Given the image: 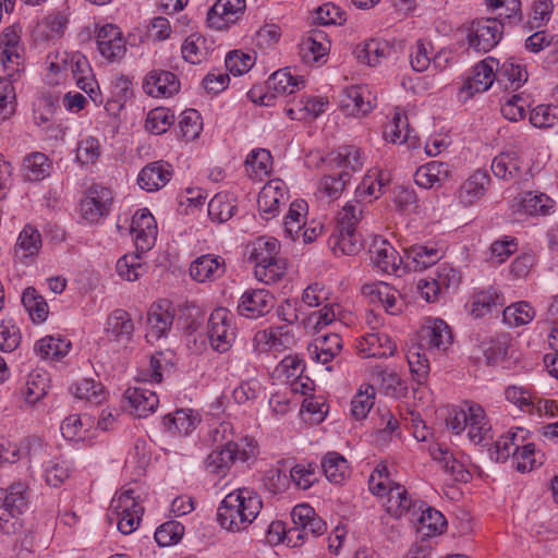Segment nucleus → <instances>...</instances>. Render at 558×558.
I'll use <instances>...</instances> for the list:
<instances>
[{"mask_svg": "<svg viewBox=\"0 0 558 558\" xmlns=\"http://www.w3.org/2000/svg\"><path fill=\"white\" fill-rule=\"evenodd\" d=\"M490 168L499 179L515 180L521 177L522 161L515 153H504L494 158Z\"/></svg>", "mask_w": 558, "mask_h": 558, "instance_id": "obj_38", "label": "nucleus"}, {"mask_svg": "<svg viewBox=\"0 0 558 558\" xmlns=\"http://www.w3.org/2000/svg\"><path fill=\"white\" fill-rule=\"evenodd\" d=\"M322 470L327 480L335 484H341L349 474L348 461L336 451L327 452L322 460Z\"/></svg>", "mask_w": 558, "mask_h": 558, "instance_id": "obj_42", "label": "nucleus"}, {"mask_svg": "<svg viewBox=\"0 0 558 558\" xmlns=\"http://www.w3.org/2000/svg\"><path fill=\"white\" fill-rule=\"evenodd\" d=\"M174 122V114L168 109L158 107L151 109L145 122V128L153 134H163Z\"/></svg>", "mask_w": 558, "mask_h": 558, "instance_id": "obj_48", "label": "nucleus"}, {"mask_svg": "<svg viewBox=\"0 0 558 558\" xmlns=\"http://www.w3.org/2000/svg\"><path fill=\"white\" fill-rule=\"evenodd\" d=\"M286 184L281 180H271L264 185L258 194L257 205L262 217L266 220L279 213L281 204L287 202Z\"/></svg>", "mask_w": 558, "mask_h": 558, "instance_id": "obj_15", "label": "nucleus"}, {"mask_svg": "<svg viewBox=\"0 0 558 558\" xmlns=\"http://www.w3.org/2000/svg\"><path fill=\"white\" fill-rule=\"evenodd\" d=\"M22 303L35 323H43L47 319L49 308L44 296L39 295L35 288L28 287L22 294Z\"/></svg>", "mask_w": 558, "mask_h": 558, "instance_id": "obj_44", "label": "nucleus"}, {"mask_svg": "<svg viewBox=\"0 0 558 558\" xmlns=\"http://www.w3.org/2000/svg\"><path fill=\"white\" fill-rule=\"evenodd\" d=\"M207 336L210 347L219 352L229 351L235 340V327L228 310L216 308L209 316L207 323Z\"/></svg>", "mask_w": 558, "mask_h": 558, "instance_id": "obj_6", "label": "nucleus"}, {"mask_svg": "<svg viewBox=\"0 0 558 558\" xmlns=\"http://www.w3.org/2000/svg\"><path fill=\"white\" fill-rule=\"evenodd\" d=\"M248 250V259L260 265L279 258L280 244L275 238L260 236L251 243Z\"/></svg>", "mask_w": 558, "mask_h": 558, "instance_id": "obj_39", "label": "nucleus"}, {"mask_svg": "<svg viewBox=\"0 0 558 558\" xmlns=\"http://www.w3.org/2000/svg\"><path fill=\"white\" fill-rule=\"evenodd\" d=\"M143 88L149 96L169 97L179 92L180 82L169 71H155L146 76Z\"/></svg>", "mask_w": 558, "mask_h": 558, "instance_id": "obj_21", "label": "nucleus"}, {"mask_svg": "<svg viewBox=\"0 0 558 558\" xmlns=\"http://www.w3.org/2000/svg\"><path fill=\"white\" fill-rule=\"evenodd\" d=\"M110 191L101 187L93 189L81 203V213L84 219L89 222H96L101 217L108 215L110 206Z\"/></svg>", "mask_w": 558, "mask_h": 558, "instance_id": "obj_23", "label": "nucleus"}, {"mask_svg": "<svg viewBox=\"0 0 558 558\" xmlns=\"http://www.w3.org/2000/svg\"><path fill=\"white\" fill-rule=\"evenodd\" d=\"M326 161L331 169L348 170L350 178L351 173L362 170L364 156L360 148L353 145H345L331 151L327 156Z\"/></svg>", "mask_w": 558, "mask_h": 558, "instance_id": "obj_22", "label": "nucleus"}, {"mask_svg": "<svg viewBox=\"0 0 558 558\" xmlns=\"http://www.w3.org/2000/svg\"><path fill=\"white\" fill-rule=\"evenodd\" d=\"M450 174L448 163L440 161H430L421 166L414 173V181L424 189H432L445 183Z\"/></svg>", "mask_w": 558, "mask_h": 558, "instance_id": "obj_31", "label": "nucleus"}, {"mask_svg": "<svg viewBox=\"0 0 558 558\" xmlns=\"http://www.w3.org/2000/svg\"><path fill=\"white\" fill-rule=\"evenodd\" d=\"M405 266L414 271H422L435 265L441 258V252L436 245L415 244L404 250Z\"/></svg>", "mask_w": 558, "mask_h": 558, "instance_id": "obj_26", "label": "nucleus"}, {"mask_svg": "<svg viewBox=\"0 0 558 558\" xmlns=\"http://www.w3.org/2000/svg\"><path fill=\"white\" fill-rule=\"evenodd\" d=\"M124 398L134 409L135 415L138 417H143L155 412L159 403L157 395L143 387L128 388L124 392Z\"/></svg>", "mask_w": 558, "mask_h": 558, "instance_id": "obj_32", "label": "nucleus"}, {"mask_svg": "<svg viewBox=\"0 0 558 558\" xmlns=\"http://www.w3.org/2000/svg\"><path fill=\"white\" fill-rule=\"evenodd\" d=\"M368 252L373 267L384 274H397L403 264L398 251L383 238L374 239Z\"/></svg>", "mask_w": 558, "mask_h": 558, "instance_id": "obj_12", "label": "nucleus"}, {"mask_svg": "<svg viewBox=\"0 0 558 558\" xmlns=\"http://www.w3.org/2000/svg\"><path fill=\"white\" fill-rule=\"evenodd\" d=\"M291 520L292 525L288 530H283L280 522H272L269 532L276 529L279 534V529H281L283 541L292 547H299L311 537L316 538L325 534L327 530L326 522L307 504L296 505L291 511Z\"/></svg>", "mask_w": 558, "mask_h": 558, "instance_id": "obj_2", "label": "nucleus"}, {"mask_svg": "<svg viewBox=\"0 0 558 558\" xmlns=\"http://www.w3.org/2000/svg\"><path fill=\"white\" fill-rule=\"evenodd\" d=\"M341 107L352 116H365L373 109L371 93L364 86H350L344 90Z\"/></svg>", "mask_w": 558, "mask_h": 558, "instance_id": "obj_28", "label": "nucleus"}, {"mask_svg": "<svg viewBox=\"0 0 558 558\" xmlns=\"http://www.w3.org/2000/svg\"><path fill=\"white\" fill-rule=\"evenodd\" d=\"M421 349L445 351L452 342L448 324L439 318L428 319L418 333Z\"/></svg>", "mask_w": 558, "mask_h": 558, "instance_id": "obj_13", "label": "nucleus"}, {"mask_svg": "<svg viewBox=\"0 0 558 558\" xmlns=\"http://www.w3.org/2000/svg\"><path fill=\"white\" fill-rule=\"evenodd\" d=\"M422 350L417 344L416 348L410 349L407 355L412 376L418 385L424 384L429 374V362Z\"/></svg>", "mask_w": 558, "mask_h": 558, "instance_id": "obj_50", "label": "nucleus"}, {"mask_svg": "<svg viewBox=\"0 0 558 558\" xmlns=\"http://www.w3.org/2000/svg\"><path fill=\"white\" fill-rule=\"evenodd\" d=\"M385 496H387L386 510L390 515L395 518L408 517L412 522L417 514L421 501H413L405 487L400 484L390 485Z\"/></svg>", "mask_w": 558, "mask_h": 558, "instance_id": "obj_16", "label": "nucleus"}, {"mask_svg": "<svg viewBox=\"0 0 558 558\" xmlns=\"http://www.w3.org/2000/svg\"><path fill=\"white\" fill-rule=\"evenodd\" d=\"M412 523L416 531L426 537L441 534L447 526L444 514L424 502H420L417 514L413 518Z\"/></svg>", "mask_w": 558, "mask_h": 558, "instance_id": "obj_20", "label": "nucleus"}, {"mask_svg": "<svg viewBox=\"0 0 558 558\" xmlns=\"http://www.w3.org/2000/svg\"><path fill=\"white\" fill-rule=\"evenodd\" d=\"M329 50V41L322 32H313L300 45V54L305 62H318Z\"/></svg>", "mask_w": 558, "mask_h": 558, "instance_id": "obj_41", "label": "nucleus"}, {"mask_svg": "<svg viewBox=\"0 0 558 558\" xmlns=\"http://www.w3.org/2000/svg\"><path fill=\"white\" fill-rule=\"evenodd\" d=\"M362 213L363 205L359 202L348 203L339 213L337 227L328 239V245L335 255L351 256L362 250L363 243L355 230Z\"/></svg>", "mask_w": 558, "mask_h": 558, "instance_id": "obj_3", "label": "nucleus"}, {"mask_svg": "<svg viewBox=\"0 0 558 558\" xmlns=\"http://www.w3.org/2000/svg\"><path fill=\"white\" fill-rule=\"evenodd\" d=\"M411 132L407 116L396 112L392 120L385 125L384 137L390 143L408 144L411 147L415 145V135Z\"/></svg>", "mask_w": 558, "mask_h": 558, "instance_id": "obj_36", "label": "nucleus"}, {"mask_svg": "<svg viewBox=\"0 0 558 558\" xmlns=\"http://www.w3.org/2000/svg\"><path fill=\"white\" fill-rule=\"evenodd\" d=\"M245 0H217L207 14L210 27L223 29L235 23L244 13Z\"/></svg>", "mask_w": 558, "mask_h": 558, "instance_id": "obj_14", "label": "nucleus"}, {"mask_svg": "<svg viewBox=\"0 0 558 558\" xmlns=\"http://www.w3.org/2000/svg\"><path fill=\"white\" fill-rule=\"evenodd\" d=\"M71 344L60 338L47 336L35 344L36 353L45 360H60L69 352Z\"/></svg>", "mask_w": 558, "mask_h": 558, "instance_id": "obj_45", "label": "nucleus"}, {"mask_svg": "<svg viewBox=\"0 0 558 558\" xmlns=\"http://www.w3.org/2000/svg\"><path fill=\"white\" fill-rule=\"evenodd\" d=\"M357 349L365 353L366 357L386 359L393 355L397 344L388 335L376 332L363 336Z\"/></svg>", "mask_w": 558, "mask_h": 558, "instance_id": "obj_25", "label": "nucleus"}, {"mask_svg": "<svg viewBox=\"0 0 558 558\" xmlns=\"http://www.w3.org/2000/svg\"><path fill=\"white\" fill-rule=\"evenodd\" d=\"M504 306V299L494 288L476 292L472 298L471 314L482 318L486 314L499 312Z\"/></svg>", "mask_w": 558, "mask_h": 558, "instance_id": "obj_33", "label": "nucleus"}, {"mask_svg": "<svg viewBox=\"0 0 558 558\" xmlns=\"http://www.w3.org/2000/svg\"><path fill=\"white\" fill-rule=\"evenodd\" d=\"M282 327L259 330L254 336V345L258 351L280 350L283 345Z\"/></svg>", "mask_w": 558, "mask_h": 558, "instance_id": "obj_58", "label": "nucleus"}, {"mask_svg": "<svg viewBox=\"0 0 558 558\" xmlns=\"http://www.w3.org/2000/svg\"><path fill=\"white\" fill-rule=\"evenodd\" d=\"M172 166L163 160L146 165L138 173L137 183L147 192H156L163 187L172 177Z\"/></svg>", "mask_w": 558, "mask_h": 558, "instance_id": "obj_18", "label": "nucleus"}, {"mask_svg": "<svg viewBox=\"0 0 558 558\" xmlns=\"http://www.w3.org/2000/svg\"><path fill=\"white\" fill-rule=\"evenodd\" d=\"M504 322L510 327L529 324L535 317V310L524 301L511 304L502 311Z\"/></svg>", "mask_w": 558, "mask_h": 558, "instance_id": "obj_47", "label": "nucleus"}, {"mask_svg": "<svg viewBox=\"0 0 558 558\" xmlns=\"http://www.w3.org/2000/svg\"><path fill=\"white\" fill-rule=\"evenodd\" d=\"M350 181L349 171L342 170L337 175H325L319 181V191L328 197L337 199Z\"/></svg>", "mask_w": 558, "mask_h": 558, "instance_id": "obj_61", "label": "nucleus"}, {"mask_svg": "<svg viewBox=\"0 0 558 558\" xmlns=\"http://www.w3.org/2000/svg\"><path fill=\"white\" fill-rule=\"evenodd\" d=\"M275 306L274 295L266 289H250L240 298L236 312L240 316L257 319L267 315Z\"/></svg>", "mask_w": 558, "mask_h": 558, "instance_id": "obj_9", "label": "nucleus"}, {"mask_svg": "<svg viewBox=\"0 0 558 558\" xmlns=\"http://www.w3.org/2000/svg\"><path fill=\"white\" fill-rule=\"evenodd\" d=\"M519 447L517 434L508 433L495 441L494 447L489 449V457L496 462H505L510 457H514Z\"/></svg>", "mask_w": 558, "mask_h": 558, "instance_id": "obj_53", "label": "nucleus"}, {"mask_svg": "<svg viewBox=\"0 0 558 558\" xmlns=\"http://www.w3.org/2000/svg\"><path fill=\"white\" fill-rule=\"evenodd\" d=\"M41 247V235L37 229L27 225L20 232L14 252L15 256L26 258L36 255Z\"/></svg>", "mask_w": 558, "mask_h": 558, "instance_id": "obj_43", "label": "nucleus"}, {"mask_svg": "<svg viewBox=\"0 0 558 558\" xmlns=\"http://www.w3.org/2000/svg\"><path fill=\"white\" fill-rule=\"evenodd\" d=\"M144 270L145 266L141 263L138 254H126L117 262L118 275L128 281L137 280Z\"/></svg>", "mask_w": 558, "mask_h": 558, "instance_id": "obj_57", "label": "nucleus"}, {"mask_svg": "<svg viewBox=\"0 0 558 558\" xmlns=\"http://www.w3.org/2000/svg\"><path fill=\"white\" fill-rule=\"evenodd\" d=\"M257 280L271 284L281 279L284 274V263L282 259L277 258L260 265H255L254 270Z\"/></svg>", "mask_w": 558, "mask_h": 558, "instance_id": "obj_64", "label": "nucleus"}, {"mask_svg": "<svg viewBox=\"0 0 558 558\" xmlns=\"http://www.w3.org/2000/svg\"><path fill=\"white\" fill-rule=\"evenodd\" d=\"M497 81H507L506 88L518 89L527 81V71L523 64L510 58L500 68L497 66Z\"/></svg>", "mask_w": 558, "mask_h": 558, "instance_id": "obj_40", "label": "nucleus"}, {"mask_svg": "<svg viewBox=\"0 0 558 558\" xmlns=\"http://www.w3.org/2000/svg\"><path fill=\"white\" fill-rule=\"evenodd\" d=\"M21 26L13 24L5 27L0 36L1 62L5 69H9V64L19 65L21 63Z\"/></svg>", "mask_w": 558, "mask_h": 558, "instance_id": "obj_24", "label": "nucleus"}, {"mask_svg": "<svg viewBox=\"0 0 558 558\" xmlns=\"http://www.w3.org/2000/svg\"><path fill=\"white\" fill-rule=\"evenodd\" d=\"M255 453L256 447L251 442H246L245 447L213 449L207 457L206 466L211 473L226 474L236 460L245 462Z\"/></svg>", "mask_w": 558, "mask_h": 558, "instance_id": "obj_8", "label": "nucleus"}, {"mask_svg": "<svg viewBox=\"0 0 558 558\" xmlns=\"http://www.w3.org/2000/svg\"><path fill=\"white\" fill-rule=\"evenodd\" d=\"M74 396L92 404H100L106 399L104 386L87 378L82 379L75 385Z\"/></svg>", "mask_w": 558, "mask_h": 558, "instance_id": "obj_49", "label": "nucleus"}, {"mask_svg": "<svg viewBox=\"0 0 558 558\" xmlns=\"http://www.w3.org/2000/svg\"><path fill=\"white\" fill-rule=\"evenodd\" d=\"M267 86L276 95L292 94L304 86V81L291 75L287 69L278 70L267 81Z\"/></svg>", "mask_w": 558, "mask_h": 558, "instance_id": "obj_46", "label": "nucleus"}, {"mask_svg": "<svg viewBox=\"0 0 558 558\" xmlns=\"http://www.w3.org/2000/svg\"><path fill=\"white\" fill-rule=\"evenodd\" d=\"M341 350L342 340L337 333H330L322 339H317L308 349L312 357L322 364H328Z\"/></svg>", "mask_w": 558, "mask_h": 558, "instance_id": "obj_37", "label": "nucleus"}, {"mask_svg": "<svg viewBox=\"0 0 558 558\" xmlns=\"http://www.w3.org/2000/svg\"><path fill=\"white\" fill-rule=\"evenodd\" d=\"M489 182V175L485 171L474 172L460 187V203L465 207L477 203L485 195Z\"/></svg>", "mask_w": 558, "mask_h": 558, "instance_id": "obj_29", "label": "nucleus"}, {"mask_svg": "<svg viewBox=\"0 0 558 558\" xmlns=\"http://www.w3.org/2000/svg\"><path fill=\"white\" fill-rule=\"evenodd\" d=\"M498 60L495 58H487L474 68L473 75L463 84L460 89V96L466 100L476 93L487 90L497 80Z\"/></svg>", "mask_w": 558, "mask_h": 558, "instance_id": "obj_11", "label": "nucleus"}, {"mask_svg": "<svg viewBox=\"0 0 558 558\" xmlns=\"http://www.w3.org/2000/svg\"><path fill=\"white\" fill-rule=\"evenodd\" d=\"M225 272V263L219 256L202 255L196 258L190 267L191 277L198 281L205 282L219 278Z\"/></svg>", "mask_w": 558, "mask_h": 558, "instance_id": "obj_30", "label": "nucleus"}, {"mask_svg": "<svg viewBox=\"0 0 558 558\" xmlns=\"http://www.w3.org/2000/svg\"><path fill=\"white\" fill-rule=\"evenodd\" d=\"M163 425L169 432L178 434H189L195 428V418L190 410L180 409L172 414L163 417Z\"/></svg>", "mask_w": 558, "mask_h": 558, "instance_id": "obj_51", "label": "nucleus"}, {"mask_svg": "<svg viewBox=\"0 0 558 558\" xmlns=\"http://www.w3.org/2000/svg\"><path fill=\"white\" fill-rule=\"evenodd\" d=\"M182 57L192 64H198L206 57V39L199 34L190 35L181 48Z\"/></svg>", "mask_w": 558, "mask_h": 558, "instance_id": "obj_52", "label": "nucleus"}, {"mask_svg": "<svg viewBox=\"0 0 558 558\" xmlns=\"http://www.w3.org/2000/svg\"><path fill=\"white\" fill-rule=\"evenodd\" d=\"M502 33L504 24L497 17L474 20L468 27V45L477 52H488L500 41Z\"/></svg>", "mask_w": 558, "mask_h": 558, "instance_id": "obj_5", "label": "nucleus"}, {"mask_svg": "<svg viewBox=\"0 0 558 558\" xmlns=\"http://www.w3.org/2000/svg\"><path fill=\"white\" fill-rule=\"evenodd\" d=\"M184 525L178 521H167L157 527L155 541L161 547L174 545L181 541L184 535Z\"/></svg>", "mask_w": 558, "mask_h": 558, "instance_id": "obj_56", "label": "nucleus"}, {"mask_svg": "<svg viewBox=\"0 0 558 558\" xmlns=\"http://www.w3.org/2000/svg\"><path fill=\"white\" fill-rule=\"evenodd\" d=\"M131 82L128 78L121 77L116 83V94L114 97L108 99L105 109L110 116H118L119 112L123 109L124 102L126 98L132 95V86Z\"/></svg>", "mask_w": 558, "mask_h": 558, "instance_id": "obj_63", "label": "nucleus"}, {"mask_svg": "<svg viewBox=\"0 0 558 558\" xmlns=\"http://www.w3.org/2000/svg\"><path fill=\"white\" fill-rule=\"evenodd\" d=\"M50 378L45 371H34L27 376L25 387L22 389L24 401L31 405L39 402L48 392Z\"/></svg>", "mask_w": 558, "mask_h": 558, "instance_id": "obj_35", "label": "nucleus"}, {"mask_svg": "<svg viewBox=\"0 0 558 558\" xmlns=\"http://www.w3.org/2000/svg\"><path fill=\"white\" fill-rule=\"evenodd\" d=\"M133 332L134 324L126 311L119 308L109 315L106 335L110 342H114L119 347H126L132 339Z\"/></svg>", "mask_w": 558, "mask_h": 558, "instance_id": "obj_19", "label": "nucleus"}, {"mask_svg": "<svg viewBox=\"0 0 558 558\" xmlns=\"http://www.w3.org/2000/svg\"><path fill=\"white\" fill-rule=\"evenodd\" d=\"M555 202L547 195L534 192H526L522 198L524 211L530 215H547Z\"/></svg>", "mask_w": 558, "mask_h": 558, "instance_id": "obj_60", "label": "nucleus"}, {"mask_svg": "<svg viewBox=\"0 0 558 558\" xmlns=\"http://www.w3.org/2000/svg\"><path fill=\"white\" fill-rule=\"evenodd\" d=\"M208 437L213 449L245 447V445L239 444L234 440L232 426L228 422H222L216 427L211 428L209 430Z\"/></svg>", "mask_w": 558, "mask_h": 558, "instance_id": "obj_54", "label": "nucleus"}, {"mask_svg": "<svg viewBox=\"0 0 558 558\" xmlns=\"http://www.w3.org/2000/svg\"><path fill=\"white\" fill-rule=\"evenodd\" d=\"M386 182L387 180L384 179L381 173L379 175L366 174L355 190L356 197L377 199L383 194Z\"/></svg>", "mask_w": 558, "mask_h": 558, "instance_id": "obj_62", "label": "nucleus"}, {"mask_svg": "<svg viewBox=\"0 0 558 558\" xmlns=\"http://www.w3.org/2000/svg\"><path fill=\"white\" fill-rule=\"evenodd\" d=\"M263 508L260 496L251 488H238L220 502L217 521L227 531H244L257 518Z\"/></svg>", "mask_w": 558, "mask_h": 558, "instance_id": "obj_1", "label": "nucleus"}, {"mask_svg": "<svg viewBox=\"0 0 558 558\" xmlns=\"http://www.w3.org/2000/svg\"><path fill=\"white\" fill-rule=\"evenodd\" d=\"M110 508L119 518L118 529L122 534H131L137 529L144 508L136 500L133 489H126L113 498Z\"/></svg>", "mask_w": 558, "mask_h": 558, "instance_id": "obj_7", "label": "nucleus"}, {"mask_svg": "<svg viewBox=\"0 0 558 558\" xmlns=\"http://www.w3.org/2000/svg\"><path fill=\"white\" fill-rule=\"evenodd\" d=\"M173 319L174 314L169 301L163 300L153 304L147 317L149 333L157 339L161 338L170 330Z\"/></svg>", "mask_w": 558, "mask_h": 558, "instance_id": "obj_27", "label": "nucleus"}, {"mask_svg": "<svg viewBox=\"0 0 558 558\" xmlns=\"http://www.w3.org/2000/svg\"><path fill=\"white\" fill-rule=\"evenodd\" d=\"M468 436L474 445L488 446L493 440L492 426L482 405L469 402Z\"/></svg>", "mask_w": 558, "mask_h": 558, "instance_id": "obj_17", "label": "nucleus"}, {"mask_svg": "<svg viewBox=\"0 0 558 558\" xmlns=\"http://www.w3.org/2000/svg\"><path fill=\"white\" fill-rule=\"evenodd\" d=\"M530 122L538 129L553 128L558 122V106H536L530 113Z\"/></svg>", "mask_w": 558, "mask_h": 558, "instance_id": "obj_59", "label": "nucleus"}, {"mask_svg": "<svg viewBox=\"0 0 558 558\" xmlns=\"http://www.w3.org/2000/svg\"><path fill=\"white\" fill-rule=\"evenodd\" d=\"M235 208L227 195L217 194L208 203V216L213 221L222 223L234 215Z\"/></svg>", "mask_w": 558, "mask_h": 558, "instance_id": "obj_55", "label": "nucleus"}, {"mask_svg": "<svg viewBox=\"0 0 558 558\" xmlns=\"http://www.w3.org/2000/svg\"><path fill=\"white\" fill-rule=\"evenodd\" d=\"M96 44L99 53L109 62L120 61L126 52L123 33L113 24H106L97 29Z\"/></svg>", "mask_w": 558, "mask_h": 558, "instance_id": "obj_10", "label": "nucleus"}, {"mask_svg": "<svg viewBox=\"0 0 558 558\" xmlns=\"http://www.w3.org/2000/svg\"><path fill=\"white\" fill-rule=\"evenodd\" d=\"M52 163L47 155L35 151L28 154L23 159V175L28 181H41L49 177Z\"/></svg>", "mask_w": 558, "mask_h": 558, "instance_id": "obj_34", "label": "nucleus"}, {"mask_svg": "<svg viewBox=\"0 0 558 558\" xmlns=\"http://www.w3.org/2000/svg\"><path fill=\"white\" fill-rule=\"evenodd\" d=\"M3 496V505L0 507V529L5 534L15 533L17 524L16 515L21 514L28 504V488L25 483H13L4 490H0V497Z\"/></svg>", "mask_w": 558, "mask_h": 558, "instance_id": "obj_4", "label": "nucleus"}]
</instances>
